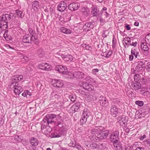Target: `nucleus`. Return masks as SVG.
Returning <instances> with one entry per match:
<instances>
[{
    "label": "nucleus",
    "mask_w": 150,
    "mask_h": 150,
    "mask_svg": "<svg viewBox=\"0 0 150 150\" xmlns=\"http://www.w3.org/2000/svg\"><path fill=\"white\" fill-rule=\"evenodd\" d=\"M135 103L140 106H142L144 105V102L143 101L139 100L136 101L135 102Z\"/></svg>",
    "instance_id": "46"
},
{
    "label": "nucleus",
    "mask_w": 150,
    "mask_h": 150,
    "mask_svg": "<svg viewBox=\"0 0 150 150\" xmlns=\"http://www.w3.org/2000/svg\"><path fill=\"white\" fill-rule=\"evenodd\" d=\"M28 31L30 34V35L34 37V34H35V29L34 27L33 28H28Z\"/></svg>",
    "instance_id": "35"
},
{
    "label": "nucleus",
    "mask_w": 150,
    "mask_h": 150,
    "mask_svg": "<svg viewBox=\"0 0 150 150\" xmlns=\"http://www.w3.org/2000/svg\"><path fill=\"white\" fill-rule=\"evenodd\" d=\"M97 144L93 142L90 144V146L92 149H96L97 148Z\"/></svg>",
    "instance_id": "44"
},
{
    "label": "nucleus",
    "mask_w": 150,
    "mask_h": 150,
    "mask_svg": "<svg viewBox=\"0 0 150 150\" xmlns=\"http://www.w3.org/2000/svg\"><path fill=\"white\" fill-rule=\"evenodd\" d=\"M146 137V135H144L143 136H140L139 139L141 140H142L144 139H145Z\"/></svg>",
    "instance_id": "57"
},
{
    "label": "nucleus",
    "mask_w": 150,
    "mask_h": 150,
    "mask_svg": "<svg viewBox=\"0 0 150 150\" xmlns=\"http://www.w3.org/2000/svg\"><path fill=\"white\" fill-rule=\"evenodd\" d=\"M72 75L74 78L76 79H81L85 76L84 74L82 72L78 71L74 72Z\"/></svg>",
    "instance_id": "16"
},
{
    "label": "nucleus",
    "mask_w": 150,
    "mask_h": 150,
    "mask_svg": "<svg viewBox=\"0 0 150 150\" xmlns=\"http://www.w3.org/2000/svg\"><path fill=\"white\" fill-rule=\"evenodd\" d=\"M50 124L46 120H45L43 118V120L42 122V125L41 126V129H43L45 128L48 125Z\"/></svg>",
    "instance_id": "33"
},
{
    "label": "nucleus",
    "mask_w": 150,
    "mask_h": 150,
    "mask_svg": "<svg viewBox=\"0 0 150 150\" xmlns=\"http://www.w3.org/2000/svg\"><path fill=\"white\" fill-rule=\"evenodd\" d=\"M29 142L32 146H35L38 145V141L37 138L32 137L30 139Z\"/></svg>",
    "instance_id": "23"
},
{
    "label": "nucleus",
    "mask_w": 150,
    "mask_h": 150,
    "mask_svg": "<svg viewBox=\"0 0 150 150\" xmlns=\"http://www.w3.org/2000/svg\"><path fill=\"white\" fill-rule=\"evenodd\" d=\"M89 116V112L87 108L84 109L81 117L80 120V123L82 125L85 124L87 121V118Z\"/></svg>",
    "instance_id": "4"
},
{
    "label": "nucleus",
    "mask_w": 150,
    "mask_h": 150,
    "mask_svg": "<svg viewBox=\"0 0 150 150\" xmlns=\"http://www.w3.org/2000/svg\"><path fill=\"white\" fill-rule=\"evenodd\" d=\"M101 54L102 56L107 58L106 52H103Z\"/></svg>",
    "instance_id": "60"
},
{
    "label": "nucleus",
    "mask_w": 150,
    "mask_h": 150,
    "mask_svg": "<svg viewBox=\"0 0 150 150\" xmlns=\"http://www.w3.org/2000/svg\"><path fill=\"white\" fill-rule=\"evenodd\" d=\"M147 43L145 41L142 42L141 43V45L142 49L144 51L146 52L147 53H148L149 48L147 45Z\"/></svg>",
    "instance_id": "26"
},
{
    "label": "nucleus",
    "mask_w": 150,
    "mask_h": 150,
    "mask_svg": "<svg viewBox=\"0 0 150 150\" xmlns=\"http://www.w3.org/2000/svg\"><path fill=\"white\" fill-rule=\"evenodd\" d=\"M56 115L52 114H49L46 115L44 117V120H46L49 124H51L53 122V119L56 117Z\"/></svg>",
    "instance_id": "17"
},
{
    "label": "nucleus",
    "mask_w": 150,
    "mask_h": 150,
    "mask_svg": "<svg viewBox=\"0 0 150 150\" xmlns=\"http://www.w3.org/2000/svg\"><path fill=\"white\" fill-rule=\"evenodd\" d=\"M14 140L16 141H18L19 139V136H16L14 138Z\"/></svg>",
    "instance_id": "59"
},
{
    "label": "nucleus",
    "mask_w": 150,
    "mask_h": 150,
    "mask_svg": "<svg viewBox=\"0 0 150 150\" xmlns=\"http://www.w3.org/2000/svg\"><path fill=\"white\" fill-rule=\"evenodd\" d=\"M137 42H132L131 44H130V45L134 47H136L137 46Z\"/></svg>",
    "instance_id": "62"
},
{
    "label": "nucleus",
    "mask_w": 150,
    "mask_h": 150,
    "mask_svg": "<svg viewBox=\"0 0 150 150\" xmlns=\"http://www.w3.org/2000/svg\"><path fill=\"white\" fill-rule=\"evenodd\" d=\"M80 103H76L73 105L71 107L72 110L74 111H76L79 108Z\"/></svg>",
    "instance_id": "32"
},
{
    "label": "nucleus",
    "mask_w": 150,
    "mask_h": 150,
    "mask_svg": "<svg viewBox=\"0 0 150 150\" xmlns=\"http://www.w3.org/2000/svg\"><path fill=\"white\" fill-rule=\"evenodd\" d=\"M61 95L59 91H54L51 93L50 98L52 100H59L60 98Z\"/></svg>",
    "instance_id": "10"
},
{
    "label": "nucleus",
    "mask_w": 150,
    "mask_h": 150,
    "mask_svg": "<svg viewBox=\"0 0 150 150\" xmlns=\"http://www.w3.org/2000/svg\"><path fill=\"white\" fill-rule=\"evenodd\" d=\"M116 42V40L115 38H113L112 39V48H115V47Z\"/></svg>",
    "instance_id": "48"
},
{
    "label": "nucleus",
    "mask_w": 150,
    "mask_h": 150,
    "mask_svg": "<svg viewBox=\"0 0 150 150\" xmlns=\"http://www.w3.org/2000/svg\"><path fill=\"white\" fill-rule=\"evenodd\" d=\"M55 70L60 74L63 75H67L68 72L66 67L62 65H58L56 66Z\"/></svg>",
    "instance_id": "6"
},
{
    "label": "nucleus",
    "mask_w": 150,
    "mask_h": 150,
    "mask_svg": "<svg viewBox=\"0 0 150 150\" xmlns=\"http://www.w3.org/2000/svg\"><path fill=\"white\" fill-rule=\"evenodd\" d=\"M136 52V50L134 49H132L131 51V54H135Z\"/></svg>",
    "instance_id": "56"
},
{
    "label": "nucleus",
    "mask_w": 150,
    "mask_h": 150,
    "mask_svg": "<svg viewBox=\"0 0 150 150\" xmlns=\"http://www.w3.org/2000/svg\"><path fill=\"white\" fill-rule=\"evenodd\" d=\"M16 14L19 18H22L24 17V14L21 10H16Z\"/></svg>",
    "instance_id": "34"
},
{
    "label": "nucleus",
    "mask_w": 150,
    "mask_h": 150,
    "mask_svg": "<svg viewBox=\"0 0 150 150\" xmlns=\"http://www.w3.org/2000/svg\"><path fill=\"white\" fill-rule=\"evenodd\" d=\"M135 150H144V147H138L136 148Z\"/></svg>",
    "instance_id": "58"
},
{
    "label": "nucleus",
    "mask_w": 150,
    "mask_h": 150,
    "mask_svg": "<svg viewBox=\"0 0 150 150\" xmlns=\"http://www.w3.org/2000/svg\"><path fill=\"white\" fill-rule=\"evenodd\" d=\"M132 147L129 146H126L125 147V150H132Z\"/></svg>",
    "instance_id": "52"
},
{
    "label": "nucleus",
    "mask_w": 150,
    "mask_h": 150,
    "mask_svg": "<svg viewBox=\"0 0 150 150\" xmlns=\"http://www.w3.org/2000/svg\"><path fill=\"white\" fill-rule=\"evenodd\" d=\"M123 41H125V44L127 45V47L130 44L131 42V39L129 37L125 38L123 39Z\"/></svg>",
    "instance_id": "38"
},
{
    "label": "nucleus",
    "mask_w": 150,
    "mask_h": 150,
    "mask_svg": "<svg viewBox=\"0 0 150 150\" xmlns=\"http://www.w3.org/2000/svg\"><path fill=\"white\" fill-rule=\"evenodd\" d=\"M42 52V49H39L37 50V53L39 55L41 54Z\"/></svg>",
    "instance_id": "53"
},
{
    "label": "nucleus",
    "mask_w": 150,
    "mask_h": 150,
    "mask_svg": "<svg viewBox=\"0 0 150 150\" xmlns=\"http://www.w3.org/2000/svg\"><path fill=\"white\" fill-rule=\"evenodd\" d=\"M58 118L60 120H58L57 122H56L55 123V125L57 128H59V132L58 134L55 136V137H61L65 130V129L63 125V122L61 120V116L59 115H58Z\"/></svg>",
    "instance_id": "2"
},
{
    "label": "nucleus",
    "mask_w": 150,
    "mask_h": 150,
    "mask_svg": "<svg viewBox=\"0 0 150 150\" xmlns=\"http://www.w3.org/2000/svg\"><path fill=\"white\" fill-rule=\"evenodd\" d=\"M36 39L35 37H34L30 35L27 34L23 36V41L24 42L29 43H30L33 40Z\"/></svg>",
    "instance_id": "11"
},
{
    "label": "nucleus",
    "mask_w": 150,
    "mask_h": 150,
    "mask_svg": "<svg viewBox=\"0 0 150 150\" xmlns=\"http://www.w3.org/2000/svg\"><path fill=\"white\" fill-rule=\"evenodd\" d=\"M110 112L111 115L113 117H116L118 114V109L115 105H112L111 107Z\"/></svg>",
    "instance_id": "13"
},
{
    "label": "nucleus",
    "mask_w": 150,
    "mask_h": 150,
    "mask_svg": "<svg viewBox=\"0 0 150 150\" xmlns=\"http://www.w3.org/2000/svg\"><path fill=\"white\" fill-rule=\"evenodd\" d=\"M143 143L146 146H150V139L146 140V141L143 142Z\"/></svg>",
    "instance_id": "45"
},
{
    "label": "nucleus",
    "mask_w": 150,
    "mask_h": 150,
    "mask_svg": "<svg viewBox=\"0 0 150 150\" xmlns=\"http://www.w3.org/2000/svg\"><path fill=\"white\" fill-rule=\"evenodd\" d=\"M11 17V15L8 14H3L0 16V28L4 30L8 28V23Z\"/></svg>",
    "instance_id": "1"
},
{
    "label": "nucleus",
    "mask_w": 150,
    "mask_h": 150,
    "mask_svg": "<svg viewBox=\"0 0 150 150\" xmlns=\"http://www.w3.org/2000/svg\"><path fill=\"white\" fill-rule=\"evenodd\" d=\"M107 53V58H108L111 56L112 53V51L111 50H109L108 52H106Z\"/></svg>",
    "instance_id": "49"
},
{
    "label": "nucleus",
    "mask_w": 150,
    "mask_h": 150,
    "mask_svg": "<svg viewBox=\"0 0 150 150\" xmlns=\"http://www.w3.org/2000/svg\"><path fill=\"white\" fill-rule=\"evenodd\" d=\"M60 30L61 32L66 34H70L71 33V30L64 27H61Z\"/></svg>",
    "instance_id": "31"
},
{
    "label": "nucleus",
    "mask_w": 150,
    "mask_h": 150,
    "mask_svg": "<svg viewBox=\"0 0 150 150\" xmlns=\"http://www.w3.org/2000/svg\"><path fill=\"white\" fill-rule=\"evenodd\" d=\"M113 102L115 104H119L120 103V101L117 99H115L113 100Z\"/></svg>",
    "instance_id": "50"
},
{
    "label": "nucleus",
    "mask_w": 150,
    "mask_h": 150,
    "mask_svg": "<svg viewBox=\"0 0 150 150\" xmlns=\"http://www.w3.org/2000/svg\"><path fill=\"white\" fill-rule=\"evenodd\" d=\"M23 76L21 75H16L12 77L11 79V82L10 85L18 84V82L22 80Z\"/></svg>",
    "instance_id": "9"
},
{
    "label": "nucleus",
    "mask_w": 150,
    "mask_h": 150,
    "mask_svg": "<svg viewBox=\"0 0 150 150\" xmlns=\"http://www.w3.org/2000/svg\"><path fill=\"white\" fill-rule=\"evenodd\" d=\"M132 87L134 90H137L141 88V85L139 82H136L132 83Z\"/></svg>",
    "instance_id": "29"
},
{
    "label": "nucleus",
    "mask_w": 150,
    "mask_h": 150,
    "mask_svg": "<svg viewBox=\"0 0 150 150\" xmlns=\"http://www.w3.org/2000/svg\"><path fill=\"white\" fill-rule=\"evenodd\" d=\"M75 147H76L78 150H83L84 149L81 146L78 144H76L75 146Z\"/></svg>",
    "instance_id": "47"
},
{
    "label": "nucleus",
    "mask_w": 150,
    "mask_h": 150,
    "mask_svg": "<svg viewBox=\"0 0 150 150\" xmlns=\"http://www.w3.org/2000/svg\"><path fill=\"white\" fill-rule=\"evenodd\" d=\"M11 88H13L14 92L16 95H19L23 91L22 87L18 84L10 85Z\"/></svg>",
    "instance_id": "7"
},
{
    "label": "nucleus",
    "mask_w": 150,
    "mask_h": 150,
    "mask_svg": "<svg viewBox=\"0 0 150 150\" xmlns=\"http://www.w3.org/2000/svg\"><path fill=\"white\" fill-rule=\"evenodd\" d=\"M92 8L91 11V13L93 16H97L99 14V10L98 9L96 5H92Z\"/></svg>",
    "instance_id": "21"
},
{
    "label": "nucleus",
    "mask_w": 150,
    "mask_h": 150,
    "mask_svg": "<svg viewBox=\"0 0 150 150\" xmlns=\"http://www.w3.org/2000/svg\"><path fill=\"white\" fill-rule=\"evenodd\" d=\"M93 27V26L92 23L87 22L83 25V31L86 32L90 31Z\"/></svg>",
    "instance_id": "19"
},
{
    "label": "nucleus",
    "mask_w": 150,
    "mask_h": 150,
    "mask_svg": "<svg viewBox=\"0 0 150 150\" xmlns=\"http://www.w3.org/2000/svg\"><path fill=\"white\" fill-rule=\"evenodd\" d=\"M145 66L144 62L142 61H139L137 62L136 68V69L142 70Z\"/></svg>",
    "instance_id": "25"
},
{
    "label": "nucleus",
    "mask_w": 150,
    "mask_h": 150,
    "mask_svg": "<svg viewBox=\"0 0 150 150\" xmlns=\"http://www.w3.org/2000/svg\"><path fill=\"white\" fill-rule=\"evenodd\" d=\"M87 98L89 100H91L92 99L93 96L91 95H89L87 96Z\"/></svg>",
    "instance_id": "64"
},
{
    "label": "nucleus",
    "mask_w": 150,
    "mask_h": 150,
    "mask_svg": "<svg viewBox=\"0 0 150 150\" xmlns=\"http://www.w3.org/2000/svg\"><path fill=\"white\" fill-rule=\"evenodd\" d=\"M105 148V146L102 143H99L97 144V149H104Z\"/></svg>",
    "instance_id": "40"
},
{
    "label": "nucleus",
    "mask_w": 150,
    "mask_h": 150,
    "mask_svg": "<svg viewBox=\"0 0 150 150\" xmlns=\"http://www.w3.org/2000/svg\"><path fill=\"white\" fill-rule=\"evenodd\" d=\"M67 7V3L64 1H61L58 4L57 6L58 10L60 12L64 11Z\"/></svg>",
    "instance_id": "15"
},
{
    "label": "nucleus",
    "mask_w": 150,
    "mask_h": 150,
    "mask_svg": "<svg viewBox=\"0 0 150 150\" xmlns=\"http://www.w3.org/2000/svg\"><path fill=\"white\" fill-rule=\"evenodd\" d=\"M114 149L115 150H122L123 148L122 143L120 142H116L113 143Z\"/></svg>",
    "instance_id": "22"
},
{
    "label": "nucleus",
    "mask_w": 150,
    "mask_h": 150,
    "mask_svg": "<svg viewBox=\"0 0 150 150\" xmlns=\"http://www.w3.org/2000/svg\"><path fill=\"white\" fill-rule=\"evenodd\" d=\"M147 44L150 46V36L147 35L144 41Z\"/></svg>",
    "instance_id": "43"
},
{
    "label": "nucleus",
    "mask_w": 150,
    "mask_h": 150,
    "mask_svg": "<svg viewBox=\"0 0 150 150\" xmlns=\"http://www.w3.org/2000/svg\"><path fill=\"white\" fill-rule=\"evenodd\" d=\"M101 128H102L101 126H97L95 128H93L92 129L91 133L95 135L99 132V131L101 130Z\"/></svg>",
    "instance_id": "30"
},
{
    "label": "nucleus",
    "mask_w": 150,
    "mask_h": 150,
    "mask_svg": "<svg viewBox=\"0 0 150 150\" xmlns=\"http://www.w3.org/2000/svg\"><path fill=\"white\" fill-rule=\"evenodd\" d=\"M61 57L66 61H71L73 59V56L70 54L64 55L62 54L61 55Z\"/></svg>",
    "instance_id": "24"
},
{
    "label": "nucleus",
    "mask_w": 150,
    "mask_h": 150,
    "mask_svg": "<svg viewBox=\"0 0 150 150\" xmlns=\"http://www.w3.org/2000/svg\"><path fill=\"white\" fill-rule=\"evenodd\" d=\"M100 105L103 106H106L108 105V102L106 98L104 99L103 100V101L100 102Z\"/></svg>",
    "instance_id": "39"
},
{
    "label": "nucleus",
    "mask_w": 150,
    "mask_h": 150,
    "mask_svg": "<svg viewBox=\"0 0 150 150\" xmlns=\"http://www.w3.org/2000/svg\"><path fill=\"white\" fill-rule=\"evenodd\" d=\"M119 132L117 130L114 131L111 134L110 139L112 143L118 142L119 140Z\"/></svg>",
    "instance_id": "5"
},
{
    "label": "nucleus",
    "mask_w": 150,
    "mask_h": 150,
    "mask_svg": "<svg viewBox=\"0 0 150 150\" xmlns=\"http://www.w3.org/2000/svg\"><path fill=\"white\" fill-rule=\"evenodd\" d=\"M106 98L105 97H104L103 96H101L99 98V102H100L101 101H103V100L105 98Z\"/></svg>",
    "instance_id": "55"
},
{
    "label": "nucleus",
    "mask_w": 150,
    "mask_h": 150,
    "mask_svg": "<svg viewBox=\"0 0 150 150\" xmlns=\"http://www.w3.org/2000/svg\"><path fill=\"white\" fill-rule=\"evenodd\" d=\"M82 47L83 48H85L86 50H90L91 49V47L89 46L88 45L83 44L81 45Z\"/></svg>",
    "instance_id": "42"
},
{
    "label": "nucleus",
    "mask_w": 150,
    "mask_h": 150,
    "mask_svg": "<svg viewBox=\"0 0 150 150\" xmlns=\"http://www.w3.org/2000/svg\"><path fill=\"white\" fill-rule=\"evenodd\" d=\"M125 28L128 30H129L131 29V27L129 25H127L125 26Z\"/></svg>",
    "instance_id": "63"
},
{
    "label": "nucleus",
    "mask_w": 150,
    "mask_h": 150,
    "mask_svg": "<svg viewBox=\"0 0 150 150\" xmlns=\"http://www.w3.org/2000/svg\"><path fill=\"white\" fill-rule=\"evenodd\" d=\"M79 85L83 87L84 89L88 91H91L94 90V87L92 85L85 82L81 81L79 82Z\"/></svg>",
    "instance_id": "8"
},
{
    "label": "nucleus",
    "mask_w": 150,
    "mask_h": 150,
    "mask_svg": "<svg viewBox=\"0 0 150 150\" xmlns=\"http://www.w3.org/2000/svg\"><path fill=\"white\" fill-rule=\"evenodd\" d=\"M69 98L71 101L73 103L76 100V96L74 95H71L69 96Z\"/></svg>",
    "instance_id": "41"
},
{
    "label": "nucleus",
    "mask_w": 150,
    "mask_h": 150,
    "mask_svg": "<svg viewBox=\"0 0 150 150\" xmlns=\"http://www.w3.org/2000/svg\"><path fill=\"white\" fill-rule=\"evenodd\" d=\"M38 67L40 69L46 71L51 70L52 68L51 66L48 65L46 63L39 64Z\"/></svg>",
    "instance_id": "14"
},
{
    "label": "nucleus",
    "mask_w": 150,
    "mask_h": 150,
    "mask_svg": "<svg viewBox=\"0 0 150 150\" xmlns=\"http://www.w3.org/2000/svg\"><path fill=\"white\" fill-rule=\"evenodd\" d=\"M98 71L99 70L98 69H94L92 70V73L93 74L96 75V73L98 72Z\"/></svg>",
    "instance_id": "51"
},
{
    "label": "nucleus",
    "mask_w": 150,
    "mask_h": 150,
    "mask_svg": "<svg viewBox=\"0 0 150 150\" xmlns=\"http://www.w3.org/2000/svg\"><path fill=\"white\" fill-rule=\"evenodd\" d=\"M6 31L5 32L4 34V37L7 40H11L12 38L11 36L8 34L7 31L6 30Z\"/></svg>",
    "instance_id": "36"
},
{
    "label": "nucleus",
    "mask_w": 150,
    "mask_h": 150,
    "mask_svg": "<svg viewBox=\"0 0 150 150\" xmlns=\"http://www.w3.org/2000/svg\"><path fill=\"white\" fill-rule=\"evenodd\" d=\"M53 84L54 87L58 88L62 87L64 85L63 82L62 80L56 79L54 80Z\"/></svg>",
    "instance_id": "20"
},
{
    "label": "nucleus",
    "mask_w": 150,
    "mask_h": 150,
    "mask_svg": "<svg viewBox=\"0 0 150 150\" xmlns=\"http://www.w3.org/2000/svg\"><path fill=\"white\" fill-rule=\"evenodd\" d=\"M76 144H75L73 141H71L69 144V146L73 147H75Z\"/></svg>",
    "instance_id": "54"
},
{
    "label": "nucleus",
    "mask_w": 150,
    "mask_h": 150,
    "mask_svg": "<svg viewBox=\"0 0 150 150\" xmlns=\"http://www.w3.org/2000/svg\"><path fill=\"white\" fill-rule=\"evenodd\" d=\"M109 134L108 130H105L103 127L101 128L99 132L97 133L96 137L99 140H102L106 138Z\"/></svg>",
    "instance_id": "3"
},
{
    "label": "nucleus",
    "mask_w": 150,
    "mask_h": 150,
    "mask_svg": "<svg viewBox=\"0 0 150 150\" xmlns=\"http://www.w3.org/2000/svg\"><path fill=\"white\" fill-rule=\"evenodd\" d=\"M80 4L79 3H74L70 4L69 6V8L72 11H75L79 8Z\"/></svg>",
    "instance_id": "18"
},
{
    "label": "nucleus",
    "mask_w": 150,
    "mask_h": 150,
    "mask_svg": "<svg viewBox=\"0 0 150 150\" xmlns=\"http://www.w3.org/2000/svg\"><path fill=\"white\" fill-rule=\"evenodd\" d=\"M28 92L27 91V90H25L24 91V92L23 93H22V95L24 97L26 96H27L26 95V92Z\"/></svg>",
    "instance_id": "61"
},
{
    "label": "nucleus",
    "mask_w": 150,
    "mask_h": 150,
    "mask_svg": "<svg viewBox=\"0 0 150 150\" xmlns=\"http://www.w3.org/2000/svg\"><path fill=\"white\" fill-rule=\"evenodd\" d=\"M32 7L35 11H37L40 7V3L37 1H34L32 3Z\"/></svg>",
    "instance_id": "27"
},
{
    "label": "nucleus",
    "mask_w": 150,
    "mask_h": 150,
    "mask_svg": "<svg viewBox=\"0 0 150 150\" xmlns=\"http://www.w3.org/2000/svg\"><path fill=\"white\" fill-rule=\"evenodd\" d=\"M118 120L121 126H124L127 123L128 118L127 116L122 115L118 117Z\"/></svg>",
    "instance_id": "12"
},
{
    "label": "nucleus",
    "mask_w": 150,
    "mask_h": 150,
    "mask_svg": "<svg viewBox=\"0 0 150 150\" xmlns=\"http://www.w3.org/2000/svg\"><path fill=\"white\" fill-rule=\"evenodd\" d=\"M81 11L83 14L86 16H88L90 13V10L87 8H82Z\"/></svg>",
    "instance_id": "28"
},
{
    "label": "nucleus",
    "mask_w": 150,
    "mask_h": 150,
    "mask_svg": "<svg viewBox=\"0 0 150 150\" xmlns=\"http://www.w3.org/2000/svg\"><path fill=\"white\" fill-rule=\"evenodd\" d=\"M85 80L89 83H92L94 82V79L90 76H87L85 78Z\"/></svg>",
    "instance_id": "37"
}]
</instances>
